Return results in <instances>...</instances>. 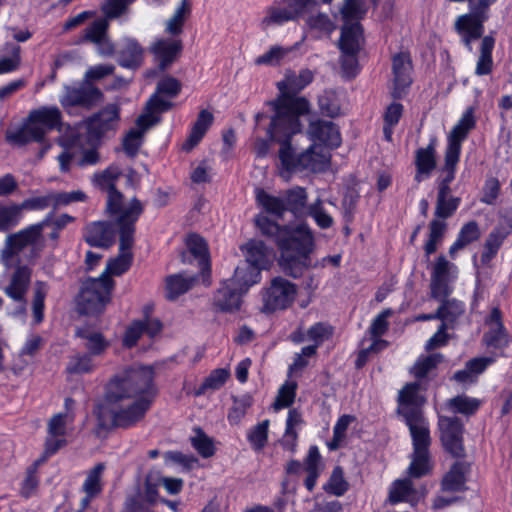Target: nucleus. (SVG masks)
Listing matches in <instances>:
<instances>
[{
  "label": "nucleus",
  "instance_id": "cd10ccee",
  "mask_svg": "<svg viewBox=\"0 0 512 512\" xmlns=\"http://www.w3.org/2000/svg\"><path fill=\"white\" fill-rule=\"evenodd\" d=\"M144 48L134 38H125L122 49L119 51L118 63L124 68L136 69L144 59Z\"/></svg>",
  "mask_w": 512,
  "mask_h": 512
},
{
  "label": "nucleus",
  "instance_id": "1a4fd4ad",
  "mask_svg": "<svg viewBox=\"0 0 512 512\" xmlns=\"http://www.w3.org/2000/svg\"><path fill=\"white\" fill-rule=\"evenodd\" d=\"M333 0H282L284 6L275 3L266 9L265 16L260 22L261 29L267 31L272 26L297 21L305 13L320 7L321 4H330Z\"/></svg>",
  "mask_w": 512,
  "mask_h": 512
},
{
  "label": "nucleus",
  "instance_id": "052dcab7",
  "mask_svg": "<svg viewBox=\"0 0 512 512\" xmlns=\"http://www.w3.org/2000/svg\"><path fill=\"white\" fill-rule=\"evenodd\" d=\"M295 47L284 48L278 45L272 46L266 53L255 59L257 65H277L288 55Z\"/></svg>",
  "mask_w": 512,
  "mask_h": 512
},
{
  "label": "nucleus",
  "instance_id": "f8f14e48",
  "mask_svg": "<svg viewBox=\"0 0 512 512\" xmlns=\"http://www.w3.org/2000/svg\"><path fill=\"white\" fill-rule=\"evenodd\" d=\"M50 224V216L43 221L28 226L16 233L9 234L5 240V246L1 251V257L7 261L15 254L29 245L36 244L42 237L43 230Z\"/></svg>",
  "mask_w": 512,
  "mask_h": 512
},
{
  "label": "nucleus",
  "instance_id": "79ce46f5",
  "mask_svg": "<svg viewBox=\"0 0 512 512\" xmlns=\"http://www.w3.org/2000/svg\"><path fill=\"white\" fill-rule=\"evenodd\" d=\"M302 424V416L296 409H291L288 412L286 420V429L284 437L281 441L282 446L294 452L297 444V431L296 428Z\"/></svg>",
  "mask_w": 512,
  "mask_h": 512
},
{
  "label": "nucleus",
  "instance_id": "4c0bfd02",
  "mask_svg": "<svg viewBox=\"0 0 512 512\" xmlns=\"http://www.w3.org/2000/svg\"><path fill=\"white\" fill-rule=\"evenodd\" d=\"M388 499L393 504L402 501L414 504L418 499V495L413 488L411 480H396L390 487Z\"/></svg>",
  "mask_w": 512,
  "mask_h": 512
},
{
  "label": "nucleus",
  "instance_id": "4468645a",
  "mask_svg": "<svg viewBox=\"0 0 512 512\" xmlns=\"http://www.w3.org/2000/svg\"><path fill=\"white\" fill-rule=\"evenodd\" d=\"M438 426L445 449L454 457H463V424L460 419L456 416H440Z\"/></svg>",
  "mask_w": 512,
  "mask_h": 512
},
{
  "label": "nucleus",
  "instance_id": "c756f323",
  "mask_svg": "<svg viewBox=\"0 0 512 512\" xmlns=\"http://www.w3.org/2000/svg\"><path fill=\"white\" fill-rule=\"evenodd\" d=\"M493 357H479L469 360L462 370L455 372L453 379L458 383L472 384L485 369L494 363Z\"/></svg>",
  "mask_w": 512,
  "mask_h": 512
},
{
  "label": "nucleus",
  "instance_id": "393cba45",
  "mask_svg": "<svg viewBox=\"0 0 512 512\" xmlns=\"http://www.w3.org/2000/svg\"><path fill=\"white\" fill-rule=\"evenodd\" d=\"M68 415L58 413L48 422V437L45 442V454L52 455L66 444V424Z\"/></svg>",
  "mask_w": 512,
  "mask_h": 512
},
{
  "label": "nucleus",
  "instance_id": "864d4df0",
  "mask_svg": "<svg viewBox=\"0 0 512 512\" xmlns=\"http://www.w3.org/2000/svg\"><path fill=\"white\" fill-rule=\"evenodd\" d=\"M269 420H264L255 425L247 434L248 441L255 451L262 450L268 439Z\"/></svg>",
  "mask_w": 512,
  "mask_h": 512
},
{
  "label": "nucleus",
  "instance_id": "4d7b16f0",
  "mask_svg": "<svg viewBox=\"0 0 512 512\" xmlns=\"http://www.w3.org/2000/svg\"><path fill=\"white\" fill-rule=\"evenodd\" d=\"M93 368L91 355L77 353L69 358L66 371L69 374H83L91 372Z\"/></svg>",
  "mask_w": 512,
  "mask_h": 512
},
{
  "label": "nucleus",
  "instance_id": "e433bc0d",
  "mask_svg": "<svg viewBox=\"0 0 512 512\" xmlns=\"http://www.w3.org/2000/svg\"><path fill=\"white\" fill-rule=\"evenodd\" d=\"M195 276L185 275L183 273L173 274L166 278L167 298L174 300L180 295L189 291L196 283Z\"/></svg>",
  "mask_w": 512,
  "mask_h": 512
},
{
  "label": "nucleus",
  "instance_id": "c85d7f7f",
  "mask_svg": "<svg viewBox=\"0 0 512 512\" xmlns=\"http://www.w3.org/2000/svg\"><path fill=\"white\" fill-rule=\"evenodd\" d=\"M363 30L358 22L345 23L341 30L339 47L342 53H358L363 43Z\"/></svg>",
  "mask_w": 512,
  "mask_h": 512
},
{
  "label": "nucleus",
  "instance_id": "680f3d73",
  "mask_svg": "<svg viewBox=\"0 0 512 512\" xmlns=\"http://www.w3.org/2000/svg\"><path fill=\"white\" fill-rule=\"evenodd\" d=\"M106 17L92 22L86 29L83 39L92 43L99 42L107 35L109 23Z\"/></svg>",
  "mask_w": 512,
  "mask_h": 512
},
{
  "label": "nucleus",
  "instance_id": "a211bd4d",
  "mask_svg": "<svg viewBox=\"0 0 512 512\" xmlns=\"http://www.w3.org/2000/svg\"><path fill=\"white\" fill-rule=\"evenodd\" d=\"M32 269L27 265H19L11 274L9 284L4 293L14 302L20 303L21 313L26 312V294L31 283Z\"/></svg>",
  "mask_w": 512,
  "mask_h": 512
},
{
  "label": "nucleus",
  "instance_id": "473e14b6",
  "mask_svg": "<svg viewBox=\"0 0 512 512\" xmlns=\"http://www.w3.org/2000/svg\"><path fill=\"white\" fill-rule=\"evenodd\" d=\"M76 336L82 340L84 348L88 350L91 356L101 355L108 347V342L104 336L88 327L76 330Z\"/></svg>",
  "mask_w": 512,
  "mask_h": 512
},
{
  "label": "nucleus",
  "instance_id": "0eeeda50",
  "mask_svg": "<svg viewBox=\"0 0 512 512\" xmlns=\"http://www.w3.org/2000/svg\"><path fill=\"white\" fill-rule=\"evenodd\" d=\"M121 169L118 166L111 165L100 173L94 174V183L103 191L107 192L106 212L118 222L123 216L129 213L132 206L136 203L143 212V205L137 198H132L128 203L124 201L123 194L115 187V182L121 175Z\"/></svg>",
  "mask_w": 512,
  "mask_h": 512
},
{
  "label": "nucleus",
  "instance_id": "37998d69",
  "mask_svg": "<svg viewBox=\"0 0 512 512\" xmlns=\"http://www.w3.org/2000/svg\"><path fill=\"white\" fill-rule=\"evenodd\" d=\"M465 473V465L461 462H456L442 480L443 490L449 492L462 490L466 482Z\"/></svg>",
  "mask_w": 512,
  "mask_h": 512
},
{
  "label": "nucleus",
  "instance_id": "13d9d810",
  "mask_svg": "<svg viewBox=\"0 0 512 512\" xmlns=\"http://www.w3.org/2000/svg\"><path fill=\"white\" fill-rule=\"evenodd\" d=\"M21 216V207L13 204L5 206L0 204V231H7L14 227Z\"/></svg>",
  "mask_w": 512,
  "mask_h": 512
},
{
  "label": "nucleus",
  "instance_id": "bb28decb",
  "mask_svg": "<svg viewBox=\"0 0 512 512\" xmlns=\"http://www.w3.org/2000/svg\"><path fill=\"white\" fill-rule=\"evenodd\" d=\"M85 240L91 246L108 248L114 243V231L107 222H93L86 227Z\"/></svg>",
  "mask_w": 512,
  "mask_h": 512
},
{
  "label": "nucleus",
  "instance_id": "c9c22d12",
  "mask_svg": "<svg viewBox=\"0 0 512 512\" xmlns=\"http://www.w3.org/2000/svg\"><path fill=\"white\" fill-rule=\"evenodd\" d=\"M192 3L190 0H181L173 15L165 23V32L172 36L183 32L185 21L191 15Z\"/></svg>",
  "mask_w": 512,
  "mask_h": 512
},
{
  "label": "nucleus",
  "instance_id": "a18cd8bd",
  "mask_svg": "<svg viewBox=\"0 0 512 512\" xmlns=\"http://www.w3.org/2000/svg\"><path fill=\"white\" fill-rule=\"evenodd\" d=\"M49 286L44 281H36L33 287L32 314L35 324H40L44 319V302Z\"/></svg>",
  "mask_w": 512,
  "mask_h": 512
},
{
  "label": "nucleus",
  "instance_id": "2f4dec72",
  "mask_svg": "<svg viewBox=\"0 0 512 512\" xmlns=\"http://www.w3.org/2000/svg\"><path fill=\"white\" fill-rule=\"evenodd\" d=\"M214 116L208 110H201L198 117L193 124L189 137L183 144L182 148L185 151L193 149L203 138L209 127L212 125Z\"/></svg>",
  "mask_w": 512,
  "mask_h": 512
},
{
  "label": "nucleus",
  "instance_id": "c03bdc74",
  "mask_svg": "<svg viewBox=\"0 0 512 512\" xmlns=\"http://www.w3.org/2000/svg\"><path fill=\"white\" fill-rule=\"evenodd\" d=\"M461 200L459 197L452 196L451 192L438 191L435 216L440 219L451 217L457 210Z\"/></svg>",
  "mask_w": 512,
  "mask_h": 512
},
{
  "label": "nucleus",
  "instance_id": "8fccbe9b",
  "mask_svg": "<svg viewBox=\"0 0 512 512\" xmlns=\"http://www.w3.org/2000/svg\"><path fill=\"white\" fill-rule=\"evenodd\" d=\"M446 405L454 413L471 415L478 410L480 401L466 395H459L448 400Z\"/></svg>",
  "mask_w": 512,
  "mask_h": 512
},
{
  "label": "nucleus",
  "instance_id": "a878e982",
  "mask_svg": "<svg viewBox=\"0 0 512 512\" xmlns=\"http://www.w3.org/2000/svg\"><path fill=\"white\" fill-rule=\"evenodd\" d=\"M229 279L222 282L214 295V305L221 311H233L240 307L242 292Z\"/></svg>",
  "mask_w": 512,
  "mask_h": 512
},
{
  "label": "nucleus",
  "instance_id": "49530a36",
  "mask_svg": "<svg viewBox=\"0 0 512 512\" xmlns=\"http://www.w3.org/2000/svg\"><path fill=\"white\" fill-rule=\"evenodd\" d=\"M193 436L190 437L191 445L203 458H210L215 454L213 439L201 428L193 429Z\"/></svg>",
  "mask_w": 512,
  "mask_h": 512
},
{
  "label": "nucleus",
  "instance_id": "58836bf2",
  "mask_svg": "<svg viewBox=\"0 0 512 512\" xmlns=\"http://www.w3.org/2000/svg\"><path fill=\"white\" fill-rule=\"evenodd\" d=\"M441 305L438 307V319L448 328L452 327L454 322L464 313V304L455 298H444L439 300Z\"/></svg>",
  "mask_w": 512,
  "mask_h": 512
},
{
  "label": "nucleus",
  "instance_id": "2eb2a0df",
  "mask_svg": "<svg viewBox=\"0 0 512 512\" xmlns=\"http://www.w3.org/2000/svg\"><path fill=\"white\" fill-rule=\"evenodd\" d=\"M182 49V41L176 38H157L149 46V52L160 71L167 70L178 59Z\"/></svg>",
  "mask_w": 512,
  "mask_h": 512
},
{
  "label": "nucleus",
  "instance_id": "6e6d98bb",
  "mask_svg": "<svg viewBox=\"0 0 512 512\" xmlns=\"http://www.w3.org/2000/svg\"><path fill=\"white\" fill-rule=\"evenodd\" d=\"M135 0H104L101 11L107 19H116L128 12Z\"/></svg>",
  "mask_w": 512,
  "mask_h": 512
},
{
  "label": "nucleus",
  "instance_id": "de8ad7c7",
  "mask_svg": "<svg viewBox=\"0 0 512 512\" xmlns=\"http://www.w3.org/2000/svg\"><path fill=\"white\" fill-rule=\"evenodd\" d=\"M444 219H433L429 224V238L424 245V251L430 256L437 250V244L442 240L447 224Z\"/></svg>",
  "mask_w": 512,
  "mask_h": 512
},
{
  "label": "nucleus",
  "instance_id": "69168bd1",
  "mask_svg": "<svg viewBox=\"0 0 512 512\" xmlns=\"http://www.w3.org/2000/svg\"><path fill=\"white\" fill-rule=\"evenodd\" d=\"M321 112L328 117H336L340 114V105L333 92H324L318 98Z\"/></svg>",
  "mask_w": 512,
  "mask_h": 512
},
{
  "label": "nucleus",
  "instance_id": "09e8293b",
  "mask_svg": "<svg viewBox=\"0 0 512 512\" xmlns=\"http://www.w3.org/2000/svg\"><path fill=\"white\" fill-rule=\"evenodd\" d=\"M105 470L103 463H98L87 473L82 489L85 494L99 495L102 491V475Z\"/></svg>",
  "mask_w": 512,
  "mask_h": 512
},
{
  "label": "nucleus",
  "instance_id": "9d476101",
  "mask_svg": "<svg viewBox=\"0 0 512 512\" xmlns=\"http://www.w3.org/2000/svg\"><path fill=\"white\" fill-rule=\"evenodd\" d=\"M257 201L267 212L277 217H282L286 211H290L296 217H301L308 211V207H306L307 193L304 188L299 186L287 190L282 197L269 195L263 190L258 191Z\"/></svg>",
  "mask_w": 512,
  "mask_h": 512
},
{
  "label": "nucleus",
  "instance_id": "b1692460",
  "mask_svg": "<svg viewBox=\"0 0 512 512\" xmlns=\"http://www.w3.org/2000/svg\"><path fill=\"white\" fill-rule=\"evenodd\" d=\"M159 120V117L152 115H140L137 118V128L131 129L123 139V149L128 156L133 157L137 154L145 132Z\"/></svg>",
  "mask_w": 512,
  "mask_h": 512
},
{
  "label": "nucleus",
  "instance_id": "3c124183",
  "mask_svg": "<svg viewBox=\"0 0 512 512\" xmlns=\"http://www.w3.org/2000/svg\"><path fill=\"white\" fill-rule=\"evenodd\" d=\"M229 370L225 368H218L213 370L200 385L196 391V395L205 394L207 390H218L220 389L227 379L229 378Z\"/></svg>",
  "mask_w": 512,
  "mask_h": 512
},
{
  "label": "nucleus",
  "instance_id": "f03ea898",
  "mask_svg": "<svg viewBox=\"0 0 512 512\" xmlns=\"http://www.w3.org/2000/svg\"><path fill=\"white\" fill-rule=\"evenodd\" d=\"M153 378L151 367L135 366L110 381L105 403L115 427L129 428L144 418L155 394Z\"/></svg>",
  "mask_w": 512,
  "mask_h": 512
},
{
  "label": "nucleus",
  "instance_id": "338daca9",
  "mask_svg": "<svg viewBox=\"0 0 512 512\" xmlns=\"http://www.w3.org/2000/svg\"><path fill=\"white\" fill-rule=\"evenodd\" d=\"M297 385L294 382L285 383L278 391L276 401L274 403L275 409L285 408L292 405L296 395Z\"/></svg>",
  "mask_w": 512,
  "mask_h": 512
},
{
  "label": "nucleus",
  "instance_id": "72a5a7b5",
  "mask_svg": "<svg viewBox=\"0 0 512 512\" xmlns=\"http://www.w3.org/2000/svg\"><path fill=\"white\" fill-rule=\"evenodd\" d=\"M415 164L417 168L415 181L420 183L425 178L429 177L436 167L435 149L432 144L428 145L426 148L417 150Z\"/></svg>",
  "mask_w": 512,
  "mask_h": 512
},
{
  "label": "nucleus",
  "instance_id": "bf43d9fd",
  "mask_svg": "<svg viewBox=\"0 0 512 512\" xmlns=\"http://www.w3.org/2000/svg\"><path fill=\"white\" fill-rule=\"evenodd\" d=\"M443 356L440 353L428 355L420 358L413 366L412 373L417 378H424L436 366L442 362Z\"/></svg>",
  "mask_w": 512,
  "mask_h": 512
},
{
  "label": "nucleus",
  "instance_id": "5701e85b",
  "mask_svg": "<svg viewBox=\"0 0 512 512\" xmlns=\"http://www.w3.org/2000/svg\"><path fill=\"white\" fill-rule=\"evenodd\" d=\"M474 108L468 107L458 123L453 127L448 136L446 151L460 155L462 142L467 138L469 132L475 127Z\"/></svg>",
  "mask_w": 512,
  "mask_h": 512
},
{
  "label": "nucleus",
  "instance_id": "ddd939ff",
  "mask_svg": "<svg viewBox=\"0 0 512 512\" xmlns=\"http://www.w3.org/2000/svg\"><path fill=\"white\" fill-rule=\"evenodd\" d=\"M103 97L98 87L83 81L79 87L65 86L59 102L64 108L80 106L91 109L100 103Z\"/></svg>",
  "mask_w": 512,
  "mask_h": 512
},
{
  "label": "nucleus",
  "instance_id": "0e129e2a",
  "mask_svg": "<svg viewBox=\"0 0 512 512\" xmlns=\"http://www.w3.org/2000/svg\"><path fill=\"white\" fill-rule=\"evenodd\" d=\"M354 421V417L351 415L341 416L333 429V439L328 444L330 450H336L340 447L341 442L345 438L347 428Z\"/></svg>",
  "mask_w": 512,
  "mask_h": 512
},
{
  "label": "nucleus",
  "instance_id": "603ef678",
  "mask_svg": "<svg viewBox=\"0 0 512 512\" xmlns=\"http://www.w3.org/2000/svg\"><path fill=\"white\" fill-rule=\"evenodd\" d=\"M368 6L366 0H346L341 8V14L345 23L358 21L367 12Z\"/></svg>",
  "mask_w": 512,
  "mask_h": 512
},
{
  "label": "nucleus",
  "instance_id": "7c9ffc66",
  "mask_svg": "<svg viewBox=\"0 0 512 512\" xmlns=\"http://www.w3.org/2000/svg\"><path fill=\"white\" fill-rule=\"evenodd\" d=\"M260 279L261 270L249 263L243 262L235 268L234 275L229 280L234 282L233 284L244 294L251 286L257 284Z\"/></svg>",
  "mask_w": 512,
  "mask_h": 512
},
{
  "label": "nucleus",
  "instance_id": "6e6552de",
  "mask_svg": "<svg viewBox=\"0 0 512 512\" xmlns=\"http://www.w3.org/2000/svg\"><path fill=\"white\" fill-rule=\"evenodd\" d=\"M113 285V280L106 274L85 280L78 296V311L85 315L102 313L110 302Z\"/></svg>",
  "mask_w": 512,
  "mask_h": 512
},
{
  "label": "nucleus",
  "instance_id": "9b49d317",
  "mask_svg": "<svg viewBox=\"0 0 512 512\" xmlns=\"http://www.w3.org/2000/svg\"><path fill=\"white\" fill-rule=\"evenodd\" d=\"M297 285L282 276L272 278L269 284L262 289L261 311L274 313L288 309L297 296Z\"/></svg>",
  "mask_w": 512,
  "mask_h": 512
},
{
  "label": "nucleus",
  "instance_id": "20e7f679",
  "mask_svg": "<svg viewBox=\"0 0 512 512\" xmlns=\"http://www.w3.org/2000/svg\"><path fill=\"white\" fill-rule=\"evenodd\" d=\"M419 390L420 385L416 382L406 384L399 391L397 408V412L404 418L412 438L413 453L408 473L414 478L426 475L431 469L430 429L422 411L425 399L420 395Z\"/></svg>",
  "mask_w": 512,
  "mask_h": 512
},
{
  "label": "nucleus",
  "instance_id": "dca6fc26",
  "mask_svg": "<svg viewBox=\"0 0 512 512\" xmlns=\"http://www.w3.org/2000/svg\"><path fill=\"white\" fill-rule=\"evenodd\" d=\"M452 269H455L454 264L449 262L444 256L437 258L431 273L430 290L432 298L443 300L451 294Z\"/></svg>",
  "mask_w": 512,
  "mask_h": 512
},
{
  "label": "nucleus",
  "instance_id": "423d86ee",
  "mask_svg": "<svg viewBox=\"0 0 512 512\" xmlns=\"http://www.w3.org/2000/svg\"><path fill=\"white\" fill-rule=\"evenodd\" d=\"M141 215V208L138 203L130 209L129 213L123 216L118 222H114L119 239V254L116 258L111 259L106 266V270L102 274L119 276L126 272L132 263L131 248L134 244L135 224Z\"/></svg>",
  "mask_w": 512,
  "mask_h": 512
},
{
  "label": "nucleus",
  "instance_id": "7ed1b4c3",
  "mask_svg": "<svg viewBox=\"0 0 512 512\" xmlns=\"http://www.w3.org/2000/svg\"><path fill=\"white\" fill-rule=\"evenodd\" d=\"M256 225L262 234L276 242L280 250L278 264L286 275L299 278L311 267L315 244L307 225L280 226L264 215L256 218Z\"/></svg>",
  "mask_w": 512,
  "mask_h": 512
},
{
  "label": "nucleus",
  "instance_id": "a19ab883",
  "mask_svg": "<svg viewBox=\"0 0 512 512\" xmlns=\"http://www.w3.org/2000/svg\"><path fill=\"white\" fill-rule=\"evenodd\" d=\"M480 229L476 221H469L462 226L456 241L449 248V254L454 257L455 253L470 243L480 238Z\"/></svg>",
  "mask_w": 512,
  "mask_h": 512
},
{
  "label": "nucleus",
  "instance_id": "e2e57ef3",
  "mask_svg": "<svg viewBox=\"0 0 512 512\" xmlns=\"http://www.w3.org/2000/svg\"><path fill=\"white\" fill-rule=\"evenodd\" d=\"M326 492L335 496H342L348 489V483L345 481L343 476V470L340 467H336L328 481L324 486Z\"/></svg>",
  "mask_w": 512,
  "mask_h": 512
},
{
  "label": "nucleus",
  "instance_id": "774afa93",
  "mask_svg": "<svg viewBox=\"0 0 512 512\" xmlns=\"http://www.w3.org/2000/svg\"><path fill=\"white\" fill-rule=\"evenodd\" d=\"M308 214L313 217L319 227L326 229L333 224V219L328 215L322 205L321 199H317L308 207Z\"/></svg>",
  "mask_w": 512,
  "mask_h": 512
},
{
  "label": "nucleus",
  "instance_id": "5fc2aeb1",
  "mask_svg": "<svg viewBox=\"0 0 512 512\" xmlns=\"http://www.w3.org/2000/svg\"><path fill=\"white\" fill-rule=\"evenodd\" d=\"M460 155L456 153L447 152L445 153V164L443 171L445 177L438 186V191L451 192L450 183L454 180L455 169L459 162Z\"/></svg>",
  "mask_w": 512,
  "mask_h": 512
},
{
  "label": "nucleus",
  "instance_id": "f257e3e1",
  "mask_svg": "<svg viewBox=\"0 0 512 512\" xmlns=\"http://www.w3.org/2000/svg\"><path fill=\"white\" fill-rule=\"evenodd\" d=\"M313 78L314 74L309 69H302L298 74L287 71L284 80L277 84L280 95L268 103L275 114L267 132L272 140L280 143V175L286 180L293 171L319 172L329 162V156L320 144L312 143L306 149L298 151L300 148L294 139L296 135L304 136L300 117L308 114L310 110L308 100L295 95L309 85Z\"/></svg>",
  "mask_w": 512,
  "mask_h": 512
},
{
  "label": "nucleus",
  "instance_id": "6ab92c4d",
  "mask_svg": "<svg viewBox=\"0 0 512 512\" xmlns=\"http://www.w3.org/2000/svg\"><path fill=\"white\" fill-rule=\"evenodd\" d=\"M306 135L310 140L319 141L331 148H336L341 144L338 127L332 121L322 120L315 116L309 119Z\"/></svg>",
  "mask_w": 512,
  "mask_h": 512
},
{
  "label": "nucleus",
  "instance_id": "412c9836",
  "mask_svg": "<svg viewBox=\"0 0 512 512\" xmlns=\"http://www.w3.org/2000/svg\"><path fill=\"white\" fill-rule=\"evenodd\" d=\"M488 331L483 336V342L488 347L501 349L508 345L509 335L502 321V313L498 307H494L485 321Z\"/></svg>",
  "mask_w": 512,
  "mask_h": 512
},
{
  "label": "nucleus",
  "instance_id": "39448f33",
  "mask_svg": "<svg viewBox=\"0 0 512 512\" xmlns=\"http://www.w3.org/2000/svg\"><path fill=\"white\" fill-rule=\"evenodd\" d=\"M61 120V111L56 106L33 109L17 129L7 131L6 140L17 146L31 142L42 143L50 131L60 130Z\"/></svg>",
  "mask_w": 512,
  "mask_h": 512
},
{
  "label": "nucleus",
  "instance_id": "f704fd0d",
  "mask_svg": "<svg viewBox=\"0 0 512 512\" xmlns=\"http://www.w3.org/2000/svg\"><path fill=\"white\" fill-rule=\"evenodd\" d=\"M186 245L189 252L199 261L203 274L210 273V261L208 246L203 237L198 234L191 233L186 237Z\"/></svg>",
  "mask_w": 512,
  "mask_h": 512
},
{
  "label": "nucleus",
  "instance_id": "aec40b11",
  "mask_svg": "<svg viewBox=\"0 0 512 512\" xmlns=\"http://www.w3.org/2000/svg\"><path fill=\"white\" fill-rule=\"evenodd\" d=\"M120 108L117 104H108L88 120L89 133L100 138L108 131L114 130L119 122Z\"/></svg>",
  "mask_w": 512,
  "mask_h": 512
},
{
  "label": "nucleus",
  "instance_id": "ea45409f",
  "mask_svg": "<svg viewBox=\"0 0 512 512\" xmlns=\"http://www.w3.org/2000/svg\"><path fill=\"white\" fill-rule=\"evenodd\" d=\"M484 22V20L470 12L456 18L454 29L458 34L470 33L472 37H482Z\"/></svg>",
  "mask_w": 512,
  "mask_h": 512
},
{
  "label": "nucleus",
  "instance_id": "f3484780",
  "mask_svg": "<svg viewBox=\"0 0 512 512\" xmlns=\"http://www.w3.org/2000/svg\"><path fill=\"white\" fill-rule=\"evenodd\" d=\"M411 71L412 64L410 57L407 54L399 53L393 57V80L390 94L394 99H401L406 95L407 90L412 83Z\"/></svg>",
  "mask_w": 512,
  "mask_h": 512
},
{
  "label": "nucleus",
  "instance_id": "4be33fe9",
  "mask_svg": "<svg viewBox=\"0 0 512 512\" xmlns=\"http://www.w3.org/2000/svg\"><path fill=\"white\" fill-rule=\"evenodd\" d=\"M246 263L253 265L259 270H266L272 264L273 250L268 248L261 240L251 239L241 246Z\"/></svg>",
  "mask_w": 512,
  "mask_h": 512
}]
</instances>
